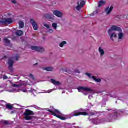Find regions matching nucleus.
Instances as JSON below:
<instances>
[{"instance_id": "44", "label": "nucleus", "mask_w": 128, "mask_h": 128, "mask_svg": "<svg viewBox=\"0 0 128 128\" xmlns=\"http://www.w3.org/2000/svg\"><path fill=\"white\" fill-rule=\"evenodd\" d=\"M66 72H68V71H66Z\"/></svg>"}, {"instance_id": "38", "label": "nucleus", "mask_w": 128, "mask_h": 128, "mask_svg": "<svg viewBox=\"0 0 128 128\" xmlns=\"http://www.w3.org/2000/svg\"><path fill=\"white\" fill-rule=\"evenodd\" d=\"M124 18V16H120H120H118V18Z\"/></svg>"}, {"instance_id": "25", "label": "nucleus", "mask_w": 128, "mask_h": 128, "mask_svg": "<svg viewBox=\"0 0 128 128\" xmlns=\"http://www.w3.org/2000/svg\"><path fill=\"white\" fill-rule=\"evenodd\" d=\"M64 44H66V42L64 41L60 44V48H64Z\"/></svg>"}, {"instance_id": "19", "label": "nucleus", "mask_w": 128, "mask_h": 128, "mask_svg": "<svg viewBox=\"0 0 128 128\" xmlns=\"http://www.w3.org/2000/svg\"><path fill=\"white\" fill-rule=\"evenodd\" d=\"M44 70H46V72H52L54 70V68L52 67H47L43 68Z\"/></svg>"}, {"instance_id": "7", "label": "nucleus", "mask_w": 128, "mask_h": 128, "mask_svg": "<svg viewBox=\"0 0 128 128\" xmlns=\"http://www.w3.org/2000/svg\"><path fill=\"white\" fill-rule=\"evenodd\" d=\"M8 70L10 72H14V61L12 59H9L8 62Z\"/></svg>"}, {"instance_id": "40", "label": "nucleus", "mask_w": 128, "mask_h": 128, "mask_svg": "<svg viewBox=\"0 0 128 128\" xmlns=\"http://www.w3.org/2000/svg\"><path fill=\"white\" fill-rule=\"evenodd\" d=\"M94 16V14H92L91 16Z\"/></svg>"}, {"instance_id": "26", "label": "nucleus", "mask_w": 128, "mask_h": 128, "mask_svg": "<svg viewBox=\"0 0 128 128\" xmlns=\"http://www.w3.org/2000/svg\"><path fill=\"white\" fill-rule=\"evenodd\" d=\"M10 84L12 88H20V85H18L16 84H14V83L12 82H10Z\"/></svg>"}, {"instance_id": "24", "label": "nucleus", "mask_w": 128, "mask_h": 128, "mask_svg": "<svg viewBox=\"0 0 128 128\" xmlns=\"http://www.w3.org/2000/svg\"><path fill=\"white\" fill-rule=\"evenodd\" d=\"M52 28H54V30H57L58 29V24L56 23H53L52 24Z\"/></svg>"}, {"instance_id": "34", "label": "nucleus", "mask_w": 128, "mask_h": 128, "mask_svg": "<svg viewBox=\"0 0 128 128\" xmlns=\"http://www.w3.org/2000/svg\"><path fill=\"white\" fill-rule=\"evenodd\" d=\"M60 120H66V118L61 116V118H60Z\"/></svg>"}, {"instance_id": "1", "label": "nucleus", "mask_w": 128, "mask_h": 128, "mask_svg": "<svg viewBox=\"0 0 128 128\" xmlns=\"http://www.w3.org/2000/svg\"><path fill=\"white\" fill-rule=\"evenodd\" d=\"M114 30L120 32H122V28H120V27H118L117 26H112L111 27V28L108 30V34L109 35L111 34L110 36V38L112 40V42L114 41V38H118V34H116V32H113Z\"/></svg>"}, {"instance_id": "33", "label": "nucleus", "mask_w": 128, "mask_h": 128, "mask_svg": "<svg viewBox=\"0 0 128 128\" xmlns=\"http://www.w3.org/2000/svg\"><path fill=\"white\" fill-rule=\"evenodd\" d=\"M48 32H50V34H52V32H54V30L50 29L48 30Z\"/></svg>"}, {"instance_id": "12", "label": "nucleus", "mask_w": 128, "mask_h": 128, "mask_svg": "<svg viewBox=\"0 0 128 128\" xmlns=\"http://www.w3.org/2000/svg\"><path fill=\"white\" fill-rule=\"evenodd\" d=\"M86 4V2L84 0L81 1L80 4V2H78V6L76 8L77 10H80L82 8L84 7V6Z\"/></svg>"}, {"instance_id": "2", "label": "nucleus", "mask_w": 128, "mask_h": 128, "mask_svg": "<svg viewBox=\"0 0 128 128\" xmlns=\"http://www.w3.org/2000/svg\"><path fill=\"white\" fill-rule=\"evenodd\" d=\"M24 116H25L24 120H32V119L34 118V117L30 116H34V112L28 109H26L24 114Z\"/></svg>"}, {"instance_id": "9", "label": "nucleus", "mask_w": 128, "mask_h": 128, "mask_svg": "<svg viewBox=\"0 0 128 128\" xmlns=\"http://www.w3.org/2000/svg\"><path fill=\"white\" fill-rule=\"evenodd\" d=\"M30 22L31 24H32L34 30H38V24H36V22L34 19H30Z\"/></svg>"}, {"instance_id": "8", "label": "nucleus", "mask_w": 128, "mask_h": 128, "mask_svg": "<svg viewBox=\"0 0 128 128\" xmlns=\"http://www.w3.org/2000/svg\"><path fill=\"white\" fill-rule=\"evenodd\" d=\"M12 22L13 21L12 18L2 19V20L0 21V23L2 24H12Z\"/></svg>"}, {"instance_id": "4", "label": "nucleus", "mask_w": 128, "mask_h": 128, "mask_svg": "<svg viewBox=\"0 0 128 128\" xmlns=\"http://www.w3.org/2000/svg\"><path fill=\"white\" fill-rule=\"evenodd\" d=\"M31 50L40 54H42V52H44V47L32 46H31Z\"/></svg>"}, {"instance_id": "32", "label": "nucleus", "mask_w": 128, "mask_h": 128, "mask_svg": "<svg viewBox=\"0 0 128 128\" xmlns=\"http://www.w3.org/2000/svg\"><path fill=\"white\" fill-rule=\"evenodd\" d=\"M11 2H12V4H16V0H12Z\"/></svg>"}, {"instance_id": "21", "label": "nucleus", "mask_w": 128, "mask_h": 128, "mask_svg": "<svg viewBox=\"0 0 128 128\" xmlns=\"http://www.w3.org/2000/svg\"><path fill=\"white\" fill-rule=\"evenodd\" d=\"M92 80H95V82H102V80L98 78L97 79L96 76H92Z\"/></svg>"}, {"instance_id": "13", "label": "nucleus", "mask_w": 128, "mask_h": 128, "mask_svg": "<svg viewBox=\"0 0 128 128\" xmlns=\"http://www.w3.org/2000/svg\"><path fill=\"white\" fill-rule=\"evenodd\" d=\"M44 18L47 20H54V15L52 13L44 14Z\"/></svg>"}, {"instance_id": "31", "label": "nucleus", "mask_w": 128, "mask_h": 128, "mask_svg": "<svg viewBox=\"0 0 128 128\" xmlns=\"http://www.w3.org/2000/svg\"><path fill=\"white\" fill-rule=\"evenodd\" d=\"M3 78H4V80H8V76L4 75L3 76Z\"/></svg>"}, {"instance_id": "3", "label": "nucleus", "mask_w": 128, "mask_h": 128, "mask_svg": "<svg viewBox=\"0 0 128 128\" xmlns=\"http://www.w3.org/2000/svg\"><path fill=\"white\" fill-rule=\"evenodd\" d=\"M50 108H52V110H47L48 112H50V114H51L52 116H56V118H60H60H62V116L58 115L60 114V110H58L54 109V106L51 107Z\"/></svg>"}, {"instance_id": "27", "label": "nucleus", "mask_w": 128, "mask_h": 128, "mask_svg": "<svg viewBox=\"0 0 128 128\" xmlns=\"http://www.w3.org/2000/svg\"><path fill=\"white\" fill-rule=\"evenodd\" d=\"M96 112H90L88 114V116H92L96 114Z\"/></svg>"}, {"instance_id": "43", "label": "nucleus", "mask_w": 128, "mask_h": 128, "mask_svg": "<svg viewBox=\"0 0 128 128\" xmlns=\"http://www.w3.org/2000/svg\"><path fill=\"white\" fill-rule=\"evenodd\" d=\"M2 88V86H0V88Z\"/></svg>"}, {"instance_id": "14", "label": "nucleus", "mask_w": 128, "mask_h": 128, "mask_svg": "<svg viewBox=\"0 0 128 128\" xmlns=\"http://www.w3.org/2000/svg\"><path fill=\"white\" fill-rule=\"evenodd\" d=\"M112 10H114V7L112 6H111L110 8V7H108L105 9V12L106 13L107 16H108V14L112 12Z\"/></svg>"}, {"instance_id": "41", "label": "nucleus", "mask_w": 128, "mask_h": 128, "mask_svg": "<svg viewBox=\"0 0 128 128\" xmlns=\"http://www.w3.org/2000/svg\"><path fill=\"white\" fill-rule=\"evenodd\" d=\"M38 64V63H36L34 64V66H37V64Z\"/></svg>"}, {"instance_id": "42", "label": "nucleus", "mask_w": 128, "mask_h": 128, "mask_svg": "<svg viewBox=\"0 0 128 128\" xmlns=\"http://www.w3.org/2000/svg\"><path fill=\"white\" fill-rule=\"evenodd\" d=\"M0 42H2V38H0Z\"/></svg>"}, {"instance_id": "20", "label": "nucleus", "mask_w": 128, "mask_h": 128, "mask_svg": "<svg viewBox=\"0 0 128 128\" xmlns=\"http://www.w3.org/2000/svg\"><path fill=\"white\" fill-rule=\"evenodd\" d=\"M6 108H7V110H12L14 106L10 104H7L6 105Z\"/></svg>"}, {"instance_id": "10", "label": "nucleus", "mask_w": 128, "mask_h": 128, "mask_svg": "<svg viewBox=\"0 0 128 128\" xmlns=\"http://www.w3.org/2000/svg\"><path fill=\"white\" fill-rule=\"evenodd\" d=\"M4 46H10V48L12 47V45L10 44V40H8V38H4Z\"/></svg>"}, {"instance_id": "5", "label": "nucleus", "mask_w": 128, "mask_h": 128, "mask_svg": "<svg viewBox=\"0 0 128 128\" xmlns=\"http://www.w3.org/2000/svg\"><path fill=\"white\" fill-rule=\"evenodd\" d=\"M88 116V113L86 112H80L78 110H76L71 114V116Z\"/></svg>"}, {"instance_id": "37", "label": "nucleus", "mask_w": 128, "mask_h": 128, "mask_svg": "<svg viewBox=\"0 0 128 128\" xmlns=\"http://www.w3.org/2000/svg\"><path fill=\"white\" fill-rule=\"evenodd\" d=\"M8 58V57L6 56H4L2 58V60H6Z\"/></svg>"}, {"instance_id": "22", "label": "nucleus", "mask_w": 128, "mask_h": 128, "mask_svg": "<svg viewBox=\"0 0 128 128\" xmlns=\"http://www.w3.org/2000/svg\"><path fill=\"white\" fill-rule=\"evenodd\" d=\"M118 36V40H122V38H124V34L122 32L119 33Z\"/></svg>"}, {"instance_id": "39", "label": "nucleus", "mask_w": 128, "mask_h": 128, "mask_svg": "<svg viewBox=\"0 0 128 128\" xmlns=\"http://www.w3.org/2000/svg\"><path fill=\"white\" fill-rule=\"evenodd\" d=\"M30 76H31V78H34V75H32V74H30Z\"/></svg>"}, {"instance_id": "11", "label": "nucleus", "mask_w": 128, "mask_h": 128, "mask_svg": "<svg viewBox=\"0 0 128 128\" xmlns=\"http://www.w3.org/2000/svg\"><path fill=\"white\" fill-rule=\"evenodd\" d=\"M52 12H53L54 14V16H56L58 18H62V16H64L62 14V12H60L58 10H54L52 11Z\"/></svg>"}, {"instance_id": "16", "label": "nucleus", "mask_w": 128, "mask_h": 128, "mask_svg": "<svg viewBox=\"0 0 128 128\" xmlns=\"http://www.w3.org/2000/svg\"><path fill=\"white\" fill-rule=\"evenodd\" d=\"M16 35L18 36H22L24 34V32L22 30H18L16 32Z\"/></svg>"}, {"instance_id": "29", "label": "nucleus", "mask_w": 128, "mask_h": 128, "mask_svg": "<svg viewBox=\"0 0 128 128\" xmlns=\"http://www.w3.org/2000/svg\"><path fill=\"white\" fill-rule=\"evenodd\" d=\"M86 76H88V78H92V75L90 73H86Z\"/></svg>"}, {"instance_id": "17", "label": "nucleus", "mask_w": 128, "mask_h": 128, "mask_svg": "<svg viewBox=\"0 0 128 128\" xmlns=\"http://www.w3.org/2000/svg\"><path fill=\"white\" fill-rule=\"evenodd\" d=\"M102 6H106V2L104 0H101L98 2V8H102Z\"/></svg>"}, {"instance_id": "18", "label": "nucleus", "mask_w": 128, "mask_h": 128, "mask_svg": "<svg viewBox=\"0 0 128 128\" xmlns=\"http://www.w3.org/2000/svg\"><path fill=\"white\" fill-rule=\"evenodd\" d=\"M99 52L100 53L101 56H103L104 55V50L102 48V47L99 48Z\"/></svg>"}, {"instance_id": "15", "label": "nucleus", "mask_w": 128, "mask_h": 128, "mask_svg": "<svg viewBox=\"0 0 128 128\" xmlns=\"http://www.w3.org/2000/svg\"><path fill=\"white\" fill-rule=\"evenodd\" d=\"M51 82L54 84V86H60V82H57L54 79H51Z\"/></svg>"}, {"instance_id": "35", "label": "nucleus", "mask_w": 128, "mask_h": 128, "mask_svg": "<svg viewBox=\"0 0 128 128\" xmlns=\"http://www.w3.org/2000/svg\"><path fill=\"white\" fill-rule=\"evenodd\" d=\"M75 72H76L77 74H80V72L78 70H76Z\"/></svg>"}, {"instance_id": "6", "label": "nucleus", "mask_w": 128, "mask_h": 128, "mask_svg": "<svg viewBox=\"0 0 128 128\" xmlns=\"http://www.w3.org/2000/svg\"><path fill=\"white\" fill-rule=\"evenodd\" d=\"M77 90H78V92H82V93L84 92H92V90L90 88L84 87V86H79L77 88Z\"/></svg>"}, {"instance_id": "36", "label": "nucleus", "mask_w": 128, "mask_h": 128, "mask_svg": "<svg viewBox=\"0 0 128 128\" xmlns=\"http://www.w3.org/2000/svg\"><path fill=\"white\" fill-rule=\"evenodd\" d=\"M15 60L16 61L18 60V56H16Z\"/></svg>"}, {"instance_id": "45", "label": "nucleus", "mask_w": 128, "mask_h": 128, "mask_svg": "<svg viewBox=\"0 0 128 128\" xmlns=\"http://www.w3.org/2000/svg\"><path fill=\"white\" fill-rule=\"evenodd\" d=\"M85 94V96H86V94Z\"/></svg>"}, {"instance_id": "28", "label": "nucleus", "mask_w": 128, "mask_h": 128, "mask_svg": "<svg viewBox=\"0 0 128 128\" xmlns=\"http://www.w3.org/2000/svg\"><path fill=\"white\" fill-rule=\"evenodd\" d=\"M2 124H6V126H8V124H10V123L8 122V120L2 121Z\"/></svg>"}, {"instance_id": "23", "label": "nucleus", "mask_w": 128, "mask_h": 128, "mask_svg": "<svg viewBox=\"0 0 128 128\" xmlns=\"http://www.w3.org/2000/svg\"><path fill=\"white\" fill-rule=\"evenodd\" d=\"M24 22H20L19 23L20 28H24Z\"/></svg>"}, {"instance_id": "30", "label": "nucleus", "mask_w": 128, "mask_h": 128, "mask_svg": "<svg viewBox=\"0 0 128 128\" xmlns=\"http://www.w3.org/2000/svg\"><path fill=\"white\" fill-rule=\"evenodd\" d=\"M44 26L47 28H50V25L48 24H44Z\"/></svg>"}]
</instances>
